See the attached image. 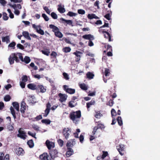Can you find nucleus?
Here are the masks:
<instances>
[{
	"instance_id": "obj_49",
	"label": "nucleus",
	"mask_w": 160,
	"mask_h": 160,
	"mask_svg": "<svg viewBox=\"0 0 160 160\" xmlns=\"http://www.w3.org/2000/svg\"><path fill=\"white\" fill-rule=\"evenodd\" d=\"M7 128L9 131H12L14 129L13 126L10 124L7 125Z\"/></svg>"
},
{
	"instance_id": "obj_53",
	"label": "nucleus",
	"mask_w": 160,
	"mask_h": 160,
	"mask_svg": "<svg viewBox=\"0 0 160 160\" xmlns=\"http://www.w3.org/2000/svg\"><path fill=\"white\" fill-rule=\"evenodd\" d=\"M43 9L48 14H50V11L47 7V6L44 7H43Z\"/></svg>"
},
{
	"instance_id": "obj_8",
	"label": "nucleus",
	"mask_w": 160,
	"mask_h": 160,
	"mask_svg": "<svg viewBox=\"0 0 160 160\" xmlns=\"http://www.w3.org/2000/svg\"><path fill=\"white\" fill-rule=\"evenodd\" d=\"M68 86L64 85L63 86V88L66 92L70 94H73L75 93V90L74 89L68 88Z\"/></svg>"
},
{
	"instance_id": "obj_54",
	"label": "nucleus",
	"mask_w": 160,
	"mask_h": 160,
	"mask_svg": "<svg viewBox=\"0 0 160 160\" xmlns=\"http://www.w3.org/2000/svg\"><path fill=\"white\" fill-rule=\"evenodd\" d=\"M20 85L21 86V87L22 88H25L26 85L25 82L22 81L20 82Z\"/></svg>"
},
{
	"instance_id": "obj_30",
	"label": "nucleus",
	"mask_w": 160,
	"mask_h": 160,
	"mask_svg": "<svg viewBox=\"0 0 160 160\" xmlns=\"http://www.w3.org/2000/svg\"><path fill=\"white\" fill-rule=\"evenodd\" d=\"M55 35L59 38H61L63 37L62 34L59 31V30L55 32L54 33Z\"/></svg>"
},
{
	"instance_id": "obj_26",
	"label": "nucleus",
	"mask_w": 160,
	"mask_h": 160,
	"mask_svg": "<svg viewBox=\"0 0 160 160\" xmlns=\"http://www.w3.org/2000/svg\"><path fill=\"white\" fill-rule=\"evenodd\" d=\"M2 41L3 42H6L7 43H8L10 42L9 36H7L6 37H2Z\"/></svg>"
},
{
	"instance_id": "obj_52",
	"label": "nucleus",
	"mask_w": 160,
	"mask_h": 160,
	"mask_svg": "<svg viewBox=\"0 0 160 160\" xmlns=\"http://www.w3.org/2000/svg\"><path fill=\"white\" fill-rule=\"evenodd\" d=\"M74 102V101H70L68 103V107L72 108L75 107V105H73V103Z\"/></svg>"
},
{
	"instance_id": "obj_50",
	"label": "nucleus",
	"mask_w": 160,
	"mask_h": 160,
	"mask_svg": "<svg viewBox=\"0 0 160 160\" xmlns=\"http://www.w3.org/2000/svg\"><path fill=\"white\" fill-rule=\"evenodd\" d=\"M42 17L44 18L45 20L46 21H48L49 20V18L48 17L45 13H43L42 14Z\"/></svg>"
},
{
	"instance_id": "obj_55",
	"label": "nucleus",
	"mask_w": 160,
	"mask_h": 160,
	"mask_svg": "<svg viewBox=\"0 0 160 160\" xmlns=\"http://www.w3.org/2000/svg\"><path fill=\"white\" fill-rule=\"evenodd\" d=\"M50 55L51 56L53 57V58H56V57L57 56V54L56 52L54 51H52V52Z\"/></svg>"
},
{
	"instance_id": "obj_51",
	"label": "nucleus",
	"mask_w": 160,
	"mask_h": 160,
	"mask_svg": "<svg viewBox=\"0 0 160 160\" xmlns=\"http://www.w3.org/2000/svg\"><path fill=\"white\" fill-rule=\"evenodd\" d=\"M78 12L79 14H84L85 13V11L84 10L82 9H78Z\"/></svg>"
},
{
	"instance_id": "obj_35",
	"label": "nucleus",
	"mask_w": 160,
	"mask_h": 160,
	"mask_svg": "<svg viewBox=\"0 0 160 160\" xmlns=\"http://www.w3.org/2000/svg\"><path fill=\"white\" fill-rule=\"evenodd\" d=\"M62 50L65 53H68L70 52L71 49L69 47H65L62 48Z\"/></svg>"
},
{
	"instance_id": "obj_17",
	"label": "nucleus",
	"mask_w": 160,
	"mask_h": 160,
	"mask_svg": "<svg viewBox=\"0 0 160 160\" xmlns=\"http://www.w3.org/2000/svg\"><path fill=\"white\" fill-rule=\"evenodd\" d=\"M42 93L45 92L46 91V89L44 86L42 85H37V91H39Z\"/></svg>"
},
{
	"instance_id": "obj_64",
	"label": "nucleus",
	"mask_w": 160,
	"mask_h": 160,
	"mask_svg": "<svg viewBox=\"0 0 160 160\" xmlns=\"http://www.w3.org/2000/svg\"><path fill=\"white\" fill-rule=\"evenodd\" d=\"M3 160H9V155L8 154H7L4 156Z\"/></svg>"
},
{
	"instance_id": "obj_41",
	"label": "nucleus",
	"mask_w": 160,
	"mask_h": 160,
	"mask_svg": "<svg viewBox=\"0 0 160 160\" xmlns=\"http://www.w3.org/2000/svg\"><path fill=\"white\" fill-rule=\"evenodd\" d=\"M11 99V98L10 95H6L4 98V100L6 102L9 101Z\"/></svg>"
},
{
	"instance_id": "obj_15",
	"label": "nucleus",
	"mask_w": 160,
	"mask_h": 160,
	"mask_svg": "<svg viewBox=\"0 0 160 160\" xmlns=\"http://www.w3.org/2000/svg\"><path fill=\"white\" fill-rule=\"evenodd\" d=\"M60 20L62 21V23L66 25H67V24L71 25L72 23V21L70 20H66L63 18H60Z\"/></svg>"
},
{
	"instance_id": "obj_6",
	"label": "nucleus",
	"mask_w": 160,
	"mask_h": 160,
	"mask_svg": "<svg viewBox=\"0 0 160 160\" xmlns=\"http://www.w3.org/2000/svg\"><path fill=\"white\" fill-rule=\"evenodd\" d=\"M117 149L119 153V154L122 156L124 155L125 152V146L123 144H120L117 146Z\"/></svg>"
},
{
	"instance_id": "obj_39",
	"label": "nucleus",
	"mask_w": 160,
	"mask_h": 160,
	"mask_svg": "<svg viewBox=\"0 0 160 160\" xmlns=\"http://www.w3.org/2000/svg\"><path fill=\"white\" fill-rule=\"evenodd\" d=\"M108 155V153L107 152V151H102V154L101 156V158L102 159H104Z\"/></svg>"
},
{
	"instance_id": "obj_28",
	"label": "nucleus",
	"mask_w": 160,
	"mask_h": 160,
	"mask_svg": "<svg viewBox=\"0 0 160 160\" xmlns=\"http://www.w3.org/2000/svg\"><path fill=\"white\" fill-rule=\"evenodd\" d=\"M95 102L94 100H92L90 102H88L86 103L87 108L88 109L91 106L94 105L95 104Z\"/></svg>"
},
{
	"instance_id": "obj_46",
	"label": "nucleus",
	"mask_w": 160,
	"mask_h": 160,
	"mask_svg": "<svg viewBox=\"0 0 160 160\" xmlns=\"http://www.w3.org/2000/svg\"><path fill=\"white\" fill-rule=\"evenodd\" d=\"M95 16V14H89L88 15L87 17H88V18L89 19H92L93 18H94Z\"/></svg>"
},
{
	"instance_id": "obj_25",
	"label": "nucleus",
	"mask_w": 160,
	"mask_h": 160,
	"mask_svg": "<svg viewBox=\"0 0 160 160\" xmlns=\"http://www.w3.org/2000/svg\"><path fill=\"white\" fill-rule=\"evenodd\" d=\"M49 27L50 28L52 29V31L54 32V33L59 30L58 27L52 24L49 25Z\"/></svg>"
},
{
	"instance_id": "obj_11",
	"label": "nucleus",
	"mask_w": 160,
	"mask_h": 160,
	"mask_svg": "<svg viewBox=\"0 0 160 160\" xmlns=\"http://www.w3.org/2000/svg\"><path fill=\"white\" fill-rule=\"evenodd\" d=\"M51 107V105L49 102H48L46 104V108L45 111V113H43V116L44 117H46L49 113Z\"/></svg>"
},
{
	"instance_id": "obj_19",
	"label": "nucleus",
	"mask_w": 160,
	"mask_h": 160,
	"mask_svg": "<svg viewBox=\"0 0 160 160\" xmlns=\"http://www.w3.org/2000/svg\"><path fill=\"white\" fill-rule=\"evenodd\" d=\"M67 150L66 155L67 157H69L73 154V151L71 148H67Z\"/></svg>"
},
{
	"instance_id": "obj_27",
	"label": "nucleus",
	"mask_w": 160,
	"mask_h": 160,
	"mask_svg": "<svg viewBox=\"0 0 160 160\" xmlns=\"http://www.w3.org/2000/svg\"><path fill=\"white\" fill-rule=\"evenodd\" d=\"M58 10L60 13H63L65 12V8L62 7L61 5H58Z\"/></svg>"
},
{
	"instance_id": "obj_59",
	"label": "nucleus",
	"mask_w": 160,
	"mask_h": 160,
	"mask_svg": "<svg viewBox=\"0 0 160 160\" xmlns=\"http://www.w3.org/2000/svg\"><path fill=\"white\" fill-rule=\"evenodd\" d=\"M17 46L18 48L21 50H23L24 48V47L21 44H17Z\"/></svg>"
},
{
	"instance_id": "obj_47",
	"label": "nucleus",
	"mask_w": 160,
	"mask_h": 160,
	"mask_svg": "<svg viewBox=\"0 0 160 160\" xmlns=\"http://www.w3.org/2000/svg\"><path fill=\"white\" fill-rule=\"evenodd\" d=\"M77 14L74 13L72 12L69 11L67 14V15L69 16L70 17L75 16Z\"/></svg>"
},
{
	"instance_id": "obj_37",
	"label": "nucleus",
	"mask_w": 160,
	"mask_h": 160,
	"mask_svg": "<svg viewBox=\"0 0 160 160\" xmlns=\"http://www.w3.org/2000/svg\"><path fill=\"white\" fill-rule=\"evenodd\" d=\"M102 115L100 113V111L96 112L94 116L97 118H100Z\"/></svg>"
},
{
	"instance_id": "obj_56",
	"label": "nucleus",
	"mask_w": 160,
	"mask_h": 160,
	"mask_svg": "<svg viewBox=\"0 0 160 160\" xmlns=\"http://www.w3.org/2000/svg\"><path fill=\"white\" fill-rule=\"evenodd\" d=\"M37 32L41 35H43L44 34V31L40 28L39 30L37 29Z\"/></svg>"
},
{
	"instance_id": "obj_9",
	"label": "nucleus",
	"mask_w": 160,
	"mask_h": 160,
	"mask_svg": "<svg viewBox=\"0 0 160 160\" xmlns=\"http://www.w3.org/2000/svg\"><path fill=\"white\" fill-rule=\"evenodd\" d=\"M39 158L41 160H52L51 158L47 153H43L39 156Z\"/></svg>"
},
{
	"instance_id": "obj_63",
	"label": "nucleus",
	"mask_w": 160,
	"mask_h": 160,
	"mask_svg": "<svg viewBox=\"0 0 160 160\" xmlns=\"http://www.w3.org/2000/svg\"><path fill=\"white\" fill-rule=\"evenodd\" d=\"M104 17L106 18L107 20H109L111 19L110 18V14L109 13H107L104 16Z\"/></svg>"
},
{
	"instance_id": "obj_29",
	"label": "nucleus",
	"mask_w": 160,
	"mask_h": 160,
	"mask_svg": "<svg viewBox=\"0 0 160 160\" xmlns=\"http://www.w3.org/2000/svg\"><path fill=\"white\" fill-rule=\"evenodd\" d=\"M27 143L29 148H33L34 146V143L32 139H31L28 141Z\"/></svg>"
},
{
	"instance_id": "obj_7",
	"label": "nucleus",
	"mask_w": 160,
	"mask_h": 160,
	"mask_svg": "<svg viewBox=\"0 0 160 160\" xmlns=\"http://www.w3.org/2000/svg\"><path fill=\"white\" fill-rule=\"evenodd\" d=\"M18 133L17 134V136L20 138H21L25 140L26 138L27 135L26 133L24 131H23V129L22 128H20L18 131Z\"/></svg>"
},
{
	"instance_id": "obj_60",
	"label": "nucleus",
	"mask_w": 160,
	"mask_h": 160,
	"mask_svg": "<svg viewBox=\"0 0 160 160\" xmlns=\"http://www.w3.org/2000/svg\"><path fill=\"white\" fill-rule=\"evenodd\" d=\"M111 113L112 117L116 115V112L114 109H112L111 111Z\"/></svg>"
},
{
	"instance_id": "obj_22",
	"label": "nucleus",
	"mask_w": 160,
	"mask_h": 160,
	"mask_svg": "<svg viewBox=\"0 0 160 160\" xmlns=\"http://www.w3.org/2000/svg\"><path fill=\"white\" fill-rule=\"evenodd\" d=\"M26 109V103L24 102H22L21 103V108L20 109L21 112L22 113H24Z\"/></svg>"
},
{
	"instance_id": "obj_31",
	"label": "nucleus",
	"mask_w": 160,
	"mask_h": 160,
	"mask_svg": "<svg viewBox=\"0 0 160 160\" xmlns=\"http://www.w3.org/2000/svg\"><path fill=\"white\" fill-rule=\"evenodd\" d=\"M10 110L11 111V114H12L13 117L14 119H15L16 118V116L15 112L13 108L11 106L10 108Z\"/></svg>"
},
{
	"instance_id": "obj_3",
	"label": "nucleus",
	"mask_w": 160,
	"mask_h": 160,
	"mask_svg": "<svg viewBox=\"0 0 160 160\" xmlns=\"http://www.w3.org/2000/svg\"><path fill=\"white\" fill-rule=\"evenodd\" d=\"M96 122L98 123L97 124V126L95 127L93 129V131L92 132V134L93 135L97 134L98 132V129L102 130L105 128V126L104 124L101 123L100 121Z\"/></svg>"
},
{
	"instance_id": "obj_16",
	"label": "nucleus",
	"mask_w": 160,
	"mask_h": 160,
	"mask_svg": "<svg viewBox=\"0 0 160 160\" xmlns=\"http://www.w3.org/2000/svg\"><path fill=\"white\" fill-rule=\"evenodd\" d=\"M46 146L49 150H50L52 148L54 147V143L53 142L47 140L45 142Z\"/></svg>"
},
{
	"instance_id": "obj_34",
	"label": "nucleus",
	"mask_w": 160,
	"mask_h": 160,
	"mask_svg": "<svg viewBox=\"0 0 160 160\" xmlns=\"http://www.w3.org/2000/svg\"><path fill=\"white\" fill-rule=\"evenodd\" d=\"M117 120L118 121V125L120 126H122L123 123L121 117L120 116L118 117L117 118Z\"/></svg>"
},
{
	"instance_id": "obj_18",
	"label": "nucleus",
	"mask_w": 160,
	"mask_h": 160,
	"mask_svg": "<svg viewBox=\"0 0 160 160\" xmlns=\"http://www.w3.org/2000/svg\"><path fill=\"white\" fill-rule=\"evenodd\" d=\"M21 54L22 58V60L21 59H19V60H20L22 62H24L26 64L30 62L31 59L29 57L27 56H25L24 58H23V57L22 56V54L21 53Z\"/></svg>"
},
{
	"instance_id": "obj_14",
	"label": "nucleus",
	"mask_w": 160,
	"mask_h": 160,
	"mask_svg": "<svg viewBox=\"0 0 160 160\" xmlns=\"http://www.w3.org/2000/svg\"><path fill=\"white\" fill-rule=\"evenodd\" d=\"M15 152L18 155H22L24 153L23 149L21 148H16Z\"/></svg>"
},
{
	"instance_id": "obj_20",
	"label": "nucleus",
	"mask_w": 160,
	"mask_h": 160,
	"mask_svg": "<svg viewBox=\"0 0 160 160\" xmlns=\"http://www.w3.org/2000/svg\"><path fill=\"white\" fill-rule=\"evenodd\" d=\"M75 142V139H72L68 141L66 144V146L67 148L72 147L74 145V142Z\"/></svg>"
},
{
	"instance_id": "obj_45",
	"label": "nucleus",
	"mask_w": 160,
	"mask_h": 160,
	"mask_svg": "<svg viewBox=\"0 0 160 160\" xmlns=\"http://www.w3.org/2000/svg\"><path fill=\"white\" fill-rule=\"evenodd\" d=\"M51 16L54 19H57L58 18L57 14L54 12H52L51 14Z\"/></svg>"
},
{
	"instance_id": "obj_61",
	"label": "nucleus",
	"mask_w": 160,
	"mask_h": 160,
	"mask_svg": "<svg viewBox=\"0 0 160 160\" xmlns=\"http://www.w3.org/2000/svg\"><path fill=\"white\" fill-rule=\"evenodd\" d=\"M16 43L14 42H12L11 43H10L8 45V47H14V46L16 45Z\"/></svg>"
},
{
	"instance_id": "obj_13",
	"label": "nucleus",
	"mask_w": 160,
	"mask_h": 160,
	"mask_svg": "<svg viewBox=\"0 0 160 160\" xmlns=\"http://www.w3.org/2000/svg\"><path fill=\"white\" fill-rule=\"evenodd\" d=\"M58 96L60 97L59 101L61 102H63L65 101L67 97V95L65 94H63L61 93H60L58 94Z\"/></svg>"
},
{
	"instance_id": "obj_58",
	"label": "nucleus",
	"mask_w": 160,
	"mask_h": 160,
	"mask_svg": "<svg viewBox=\"0 0 160 160\" xmlns=\"http://www.w3.org/2000/svg\"><path fill=\"white\" fill-rule=\"evenodd\" d=\"M22 35L26 38L29 35V34L28 32L23 31L22 32Z\"/></svg>"
},
{
	"instance_id": "obj_57",
	"label": "nucleus",
	"mask_w": 160,
	"mask_h": 160,
	"mask_svg": "<svg viewBox=\"0 0 160 160\" xmlns=\"http://www.w3.org/2000/svg\"><path fill=\"white\" fill-rule=\"evenodd\" d=\"M63 77H64V78L66 80H68L69 79V78L68 77V75L67 73L66 72H63Z\"/></svg>"
},
{
	"instance_id": "obj_33",
	"label": "nucleus",
	"mask_w": 160,
	"mask_h": 160,
	"mask_svg": "<svg viewBox=\"0 0 160 160\" xmlns=\"http://www.w3.org/2000/svg\"><path fill=\"white\" fill-rule=\"evenodd\" d=\"M86 76L88 78L91 79L93 78L94 75L92 73L89 72L87 73Z\"/></svg>"
},
{
	"instance_id": "obj_2",
	"label": "nucleus",
	"mask_w": 160,
	"mask_h": 160,
	"mask_svg": "<svg viewBox=\"0 0 160 160\" xmlns=\"http://www.w3.org/2000/svg\"><path fill=\"white\" fill-rule=\"evenodd\" d=\"M81 116V112L80 110L73 112L70 114V118L73 121H76L77 119L80 118Z\"/></svg>"
},
{
	"instance_id": "obj_23",
	"label": "nucleus",
	"mask_w": 160,
	"mask_h": 160,
	"mask_svg": "<svg viewBox=\"0 0 160 160\" xmlns=\"http://www.w3.org/2000/svg\"><path fill=\"white\" fill-rule=\"evenodd\" d=\"M9 5L10 7H12L14 9H16L17 8L19 9H21L22 8V6L20 4H18L17 5L14 4L13 5H12L11 3H9L8 4Z\"/></svg>"
},
{
	"instance_id": "obj_40",
	"label": "nucleus",
	"mask_w": 160,
	"mask_h": 160,
	"mask_svg": "<svg viewBox=\"0 0 160 160\" xmlns=\"http://www.w3.org/2000/svg\"><path fill=\"white\" fill-rule=\"evenodd\" d=\"M3 19L5 21L7 20L8 19V17L7 16V14L5 12H3L2 13Z\"/></svg>"
},
{
	"instance_id": "obj_4",
	"label": "nucleus",
	"mask_w": 160,
	"mask_h": 160,
	"mask_svg": "<svg viewBox=\"0 0 160 160\" xmlns=\"http://www.w3.org/2000/svg\"><path fill=\"white\" fill-rule=\"evenodd\" d=\"M111 29L110 28L109 29L107 30V31L105 29H103L102 31V33L104 34V38L106 39H108L109 42L112 41L111 40V36L109 33H111Z\"/></svg>"
},
{
	"instance_id": "obj_5",
	"label": "nucleus",
	"mask_w": 160,
	"mask_h": 160,
	"mask_svg": "<svg viewBox=\"0 0 160 160\" xmlns=\"http://www.w3.org/2000/svg\"><path fill=\"white\" fill-rule=\"evenodd\" d=\"M62 133L65 139L67 140L71 133V130L68 128H64L63 129Z\"/></svg>"
},
{
	"instance_id": "obj_44",
	"label": "nucleus",
	"mask_w": 160,
	"mask_h": 160,
	"mask_svg": "<svg viewBox=\"0 0 160 160\" xmlns=\"http://www.w3.org/2000/svg\"><path fill=\"white\" fill-rule=\"evenodd\" d=\"M110 70L108 68H106L105 69L104 71V75L106 76H109V74L110 73Z\"/></svg>"
},
{
	"instance_id": "obj_12",
	"label": "nucleus",
	"mask_w": 160,
	"mask_h": 160,
	"mask_svg": "<svg viewBox=\"0 0 160 160\" xmlns=\"http://www.w3.org/2000/svg\"><path fill=\"white\" fill-rule=\"evenodd\" d=\"M82 52L80 51H77L76 52H74L73 54L76 56V61L77 62H79L80 60V54H82Z\"/></svg>"
},
{
	"instance_id": "obj_38",
	"label": "nucleus",
	"mask_w": 160,
	"mask_h": 160,
	"mask_svg": "<svg viewBox=\"0 0 160 160\" xmlns=\"http://www.w3.org/2000/svg\"><path fill=\"white\" fill-rule=\"evenodd\" d=\"M42 123H45L46 124H49L50 123L51 121L48 119H43L41 121Z\"/></svg>"
},
{
	"instance_id": "obj_21",
	"label": "nucleus",
	"mask_w": 160,
	"mask_h": 160,
	"mask_svg": "<svg viewBox=\"0 0 160 160\" xmlns=\"http://www.w3.org/2000/svg\"><path fill=\"white\" fill-rule=\"evenodd\" d=\"M28 87L30 89L32 90H36L37 85L33 83H29L28 85Z\"/></svg>"
},
{
	"instance_id": "obj_10",
	"label": "nucleus",
	"mask_w": 160,
	"mask_h": 160,
	"mask_svg": "<svg viewBox=\"0 0 160 160\" xmlns=\"http://www.w3.org/2000/svg\"><path fill=\"white\" fill-rule=\"evenodd\" d=\"M58 152L56 149H52L49 152V154L51 159H54L58 157Z\"/></svg>"
},
{
	"instance_id": "obj_24",
	"label": "nucleus",
	"mask_w": 160,
	"mask_h": 160,
	"mask_svg": "<svg viewBox=\"0 0 160 160\" xmlns=\"http://www.w3.org/2000/svg\"><path fill=\"white\" fill-rule=\"evenodd\" d=\"M83 38L88 40H93L94 39L93 37L91 34H87L83 35L82 37Z\"/></svg>"
},
{
	"instance_id": "obj_62",
	"label": "nucleus",
	"mask_w": 160,
	"mask_h": 160,
	"mask_svg": "<svg viewBox=\"0 0 160 160\" xmlns=\"http://www.w3.org/2000/svg\"><path fill=\"white\" fill-rule=\"evenodd\" d=\"M113 101L112 100H110L108 102V105L110 107H112L113 106Z\"/></svg>"
},
{
	"instance_id": "obj_1",
	"label": "nucleus",
	"mask_w": 160,
	"mask_h": 160,
	"mask_svg": "<svg viewBox=\"0 0 160 160\" xmlns=\"http://www.w3.org/2000/svg\"><path fill=\"white\" fill-rule=\"evenodd\" d=\"M19 59L22 60L21 53H12L9 56L8 60L10 64L12 65L14 63V60L16 62H20Z\"/></svg>"
},
{
	"instance_id": "obj_42",
	"label": "nucleus",
	"mask_w": 160,
	"mask_h": 160,
	"mask_svg": "<svg viewBox=\"0 0 160 160\" xmlns=\"http://www.w3.org/2000/svg\"><path fill=\"white\" fill-rule=\"evenodd\" d=\"M42 53L44 54L47 56H48L50 52L48 49H47L46 50H42Z\"/></svg>"
},
{
	"instance_id": "obj_43",
	"label": "nucleus",
	"mask_w": 160,
	"mask_h": 160,
	"mask_svg": "<svg viewBox=\"0 0 160 160\" xmlns=\"http://www.w3.org/2000/svg\"><path fill=\"white\" fill-rule=\"evenodd\" d=\"M57 142L59 146L61 147H62L63 144V141L61 139H59L58 140Z\"/></svg>"
},
{
	"instance_id": "obj_48",
	"label": "nucleus",
	"mask_w": 160,
	"mask_h": 160,
	"mask_svg": "<svg viewBox=\"0 0 160 160\" xmlns=\"http://www.w3.org/2000/svg\"><path fill=\"white\" fill-rule=\"evenodd\" d=\"M22 81L26 82L28 80V77L26 75H24L22 78Z\"/></svg>"
},
{
	"instance_id": "obj_36",
	"label": "nucleus",
	"mask_w": 160,
	"mask_h": 160,
	"mask_svg": "<svg viewBox=\"0 0 160 160\" xmlns=\"http://www.w3.org/2000/svg\"><path fill=\"white\" fill-rule=\"evenodd\" d=\"M79 87L83 90H87L88 89L87 86L84 83L80 84Z\"/></svg>"
},
{
	"instance_id": "obj_32",
	"label": "nucleus",
	"mask_w": 160,
	"mask_h": 160,
	"mask_svg": "<svg viewBox=\"0 0 160 160\" xmlns=\"http://www.w3.org/2000/svg\"><path fill=\"white\" fill-rule=\"evenodd\" d=\"M12 105L17 111H19V105L17 102H12Z\"/></svg>"
}]
</instances>
